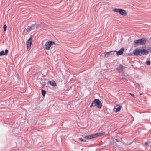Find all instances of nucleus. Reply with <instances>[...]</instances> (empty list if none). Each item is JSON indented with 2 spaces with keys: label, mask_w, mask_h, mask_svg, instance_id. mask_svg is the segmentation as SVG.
Wrapping results in <instances>:
<instances>
[{
  "label": "nucleus",
  "mask_w": 151,
  "mask_h": 151,
  "mask_svg": "<svg viewBox=\"0 0 151 151\" xmlns=\"http://www.w3.org/2000/svg\"><path fill=\"white\" fill-rule=\"evenodd\" d=\"M54 44V42L50 41H49L46 42L45 45V48L47 50H49L50 49L51 45Z\"/></svg>",
  "instance_id": "39448f33"
},
{
  "label": "nucleus",
  "mask_w": 151,
  "mask_h": 151,
  "mask_svg": "<svg viewBox=\"0 0 151 151\" xmlns=\"http://www.w3.org/2000/svg\"><path fill=\"white\" fill-rule=\"evenodd\" d=\"M147 42L145 38H142L135 40L133 42L134 45L138 46L139 45H145Z\"/></svg>",
  "instance_id": "7ed1b4c3"
},
{
  "label": "nucleus",
  "mask_w": 151,
  "mask_h": 151,
  "mask_svg": "<svg viewBox=\"0 0 151 151\" xmlns=\"http://www.w3.org/2000/svg\"><path fill=\"white\" fill-rule=\"evenodd\" d=\"M25 30V31L26 32H27L32 30L31 29H30V27H29L27 29H26Z\"/></svg>",
  "instance_id": "f3484780"
},
{
  "label": "nucleus",
  "mask_w": 151,
  "mask_h": 151,
  "mask_svg": "<svg viewBox=\"0 0 151 151\" xmlns=\"http://www.w3.org/2000/svg\"><path fill=\"white\" fill-rule=\"evenodd\" d=\"M32 38L30 37L27 42V50H28V49L31 46L32 44Z\"/></svg>",
  "instance_id": "423d86ee"
},
{
  "label": "nucleus",
  "mask_w": 151,
  "mask_h": 151,
  "mask_svg": "<svg viewBox=\"0 0 151 151\" xmlns=\"http://www.w3.org/2000/svg\"><path fill=\"white\" fill-rule=\"evenodd\" d=\"M145 145L146 146H147L148 145V143L147 142H145Z\"/></svg>",
  "instance_id": "4be33fe9"
},
{
  "label": "nucleus",
  "mask_w": 151,
  "mask_h": 151,
  "mask_svg": "<svg viewBox=\"0 0 151 151\" xmlns=\"http://www.w3.org/2000/svg\"><path fill=\"white\" fill-rule=\"evenodd\" d=\"M49 83L51 85L53 86H56V83L54 81H48Z\"/></svg>",
  "instance_id": "4468645a"
},
{
  "label": "nucleus",
  "mask_w": 151,
  "mask_h": 151,
  "mask_svg": "<svg viewBox=\"0 0 151 151\" xmlns=\"http://www.w3.org/2000/svg\"><path fill=\"white\" fill-rule=\"evenodd\" d=\"M113 11L119 13L121 15L123 16L127 15L126 11L123 9H120L114 8L113 9Z\"/></svg>",
  "instance_id": "20e7f679"
},
{
  "label": "nucleus",
  "mask_w": 151,
  "mask_h": 151,
  "mask_svg": "<svg viewBox=\"0 0 151 151\" xmlns=\"http://www.w3.org/2000/svg\"><path fill=\"white\" fill-rule=\"evenodd\" d=\"M95 135H96V134H93L84 136L83 137L84 138L86 139H89L96 137V136H95Z\"/></svg>",
  "instance_id": "0eeeda50"
},
{
  "label": "nucleus",
  "mask_w": 151,
  "mask_h": 151,
  "mask_svg": "<svg viewBox=\"0 0 151 151\" xmlns=\"http://www.w3.org/2000/svg\"><path fill=\"white\" fill-rule=\"evenodd\" d=\"M79 139L80 140V141H83V139L82 138H79Z\"/></svg>",
  "instance_id": "aec40b11"
},
{
  "label": "nucleus",
  "mask_w": 151,
  "mask_h": 151,
  "mask_svg": "<svg viewBox=\"0 0 151 151\" xmlns=\"http://www.w3.org/2000/svg\"><path fill=\"white\" fill-rule=\"evenodd\" d=\"M149 53V51L144 48H137L134 50L133 53L134 55L136 56H142L147 55Z\"/></svg>",
  "instance_id": "f257e3e1"
},
{
  "label": "nucleus",
  "mask_w": 151,
  "mask_h": 151,
  "mask_svg": "<svg viewBox=\"0 0 151 151\" xmlns=\"http://www.w3.org/2000/svg\"><path fill=\"white\" fill-rule=\"evenodd\" d=\"M148 50L150 51H151V47H150L148 48Z\"/></svg>",
  "instance_id": "5701e85b"
},
{
  "label": "nucleus",
  "mask_w": 151,
  "mask_h": 151,
  "mask_svg": "<svg viewBox=\"0 0 151 151\" xmlns=\"http://www.w3.org/2000/svg\"><path fill=\"white\" fill-rule=\"evenodd\" d=\"M114 53V51H111L110 52H105L104 53V57L107 58L108 57L113 54Z\"/></svg>",
  "instance_id": "9d476101"
},
{
  "label": "nucleus",
  "mask_w": 151,
  "mask_h": 151,
  "mask_svg": "<svg viewBox=\"0 0 151 151\" xmlns=\"http://www.w3.org/2000/svg\"><path fill=\"white\" fill-rule=\"evenodd\" d=\"M150 61H147L146 62V64L147 65H149L150 64Z\"/></svg>",
  "instance_id": "6ab92c4d"
},
{
  "label": "nucleus",
  "mask_w": 151,
  "mask_h": 151,
  "mask_svg": "<svg viewBox=\"0 0 151 151\" xmlns=\"http://www.w3.org/2000/svg\"><path fill=\"white\" fill-rule=\"evenodd\" d=\"M102 105L101 102L98 99H95L92 102L90 107L96 106L97 107L100 109L102 107Z\"/></svg>",
  "instance_id": "f03ea898"
},
{
  "label": "nucleus",
  "mask_w": 151,
  "mask_h": 151,
  "mask_svg": "<svg viewBox=\"0 0 151 151\" xmlns=\"http://www.w3.org/2000/svg\"><path fill=\"white\" fill-rule=\"evenodd\" d=\"M105 134V133L104 132H101L99 133L94 134H96V135H95V136H96V137L99 136H101L104 135Z\"/></svg>",
  "instance_id": "ddd939ff"
},
{
  "label": "nucleus",
  "mask_w": 151,
  "mask_h": 151,
  "mask_svg": "<svg viewBox=\"0 0 151 151\" xmlns=\"http://www.w3.org/2000/svg\"><path fill=\"white\" fill-rule=\"evenodd\" d=\"M37 27V25L36 24H32L31 26L30 27V29L31 30H33L35 29Z\"/></svg>",
  "instance_id": "2eb2a0df"
},
{
  "label": "nucleus",
  "mask_w": 151,
  "mask_h": 151,
  "mask_svg": "<svg viewBox=\"0 0 151 151\" xmlns=\"http://www.w3.org/2000/svg\"><path fill=\"white\" fill-rule=\"evenodd\" d=\"M125 68V67L123 66L122 65H120L117 67V70L120 73L121 72H122Z\"/></svg>",
  "instance_id": "6e6552de"
},
{
  "label": "nucleus",
  "mask_w": 151,
  "mask_h": 151,
  "mask_svg": "<svg viewBox=\"0 0 151 151\" xmlns=\"http://www.w3.org/2000/svg\"><path fill=\"white\" fill-rule=\"evenodd\" d=\"M116 141L117 140V139H116Z\"/></svg>",
  "instance_id": "393cba45"
},
{
  "label": "nucleus",
  "mask_w": 151,
  "mask_h": 151,
  "mask_svg": "<svg viewBox=\"0 0 151 151\" xmlns=\"http://www.w3.org/2000/svg\"><path fill=\"white\" fill-rule=\"evenodd\" d=\"M4 30V32H5L6 30L7 26L6 24H4L3 26Z\"/></svg>",
  "instance_id": "a211bd4d"
},
{
  "label": "nucleus",
  "mask_w": 151,
  "mask_h": 151,
  "mask_svg": "<svg viewBox=\"0 0 151 151\" xmlns=\"http://www.w3.org/2000/svg\"><path fill=\"white\" fill-rule=\"evenodd\" d=\"M124 50V49L123 47H122L121 49L118 51L116 50L114 51V53L116 52V55H122L123 54V51Z\"/></svg>",
  "instance_id": "1a4fd4ad"
},
{
  "label": "nucleus",
  "mask_w": 151,
  "mask_h": 151,
  "mask_svg": "<svg viewBox=\"0 0 151 151\" xmlns=\"http://www.w3.org/2000/svg\"><path fill=\"white\" fill-rule=\"evenodd\" d=\"M41 93L43 96H44L45 95L46 91L45 90L42 89L41 90Z\"/></svg>",
  "instance_id": "dca6fc26"
},
{
  "label": "nucleus",
  "mask_w": 151,
  "mask_h": 151,
  "mask_svg": "<svg viewBox=\"0 0 151 151\" xmlns=\"http://www.w3.org/2000/svg\"><path fill=\"white\" fill-rule=\"evenodd\" d=\"M143 93H141L140 94V95H142Z\"/></svg>",
  "instance_id": "b1692460"
},
{
  "label": "nucleus",
  "mask_w": 151,
  "mask_h": 151,
  "mask_svg": "<svg viewBox=\"0 0 151 151\" xmlns=\"http://www.w3.org/2000/svg\"><path fill=\"white\" fill-rule=\"evenodd\" d=\"M133 97L135 98V96L133 94L129 93Z\"/></svg>",
  "instance_id": "412c9836"
},
{
  "label": "nucleus",
  "mask_w": 151,
  "mask_h": 151,
  "mask_svg": "<svg viewBox=\"0 0 151 151\" xmlns=\"http://www.w3.org/2000/svg\"><path fill=\"white\" fill-rule=\"evenodd\" d=\"M8 50L7 49H6L5 52L4 50L1 51L0 52V56L2 55H6L8 53Z\"/></svg>",
  "instance_id": "9b49d317"
},
{
  "label": "nucleus",
  "mask_w": 151,
  "mask_h": 151,
  "mask_svg": "<svg viewBox=\"0 0 151 151\" xmlns=\"http://www.w3.org/2000/svg\"><path fill=\"white\" fill-rule=\"evenodd\" d=\"M121 108V106H117L116 107L114 108V111L116 112H117L119 111Z\"/></svg>",
  "instance_id": "f8f14e48"
}]
</instances>
